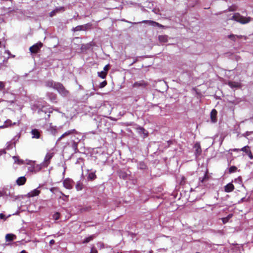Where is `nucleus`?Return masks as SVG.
Returning a JSON list of instances; mask_svg holds the SVG:
<instances>
[{
    "instance_id": "1",
    "label": "nucleus",
    "mask_w": 253,
    "mask_h": 253,
    "mask_svg": "<svg viewBox=\"0 0 253 253\" xmlns=\"http://www.w3.org/2000/svg\"><path fill=\"white\" fill-rule=\"evenodd\" d=\"M78 135H79V133L75 129H73L64 132V138L69 137L71 141L75 143L76 141L79 140L77 137Z\"/></svg>"
},
{
    "instance_id": "2",
    "label": "nucleus",
    "mask_w": 253,
    "mask_h": 253,
    "mask_svg": "<svg viewBox=\"0 0 253 253\" xmlns=\"http://www.w3.org/2000/svg\"><path fill=\"white\" fill-rule=\"evenodd\" d=\"M231 19L238 22L241 24H246L251 21L250 17H244L238 13H236L234 14V15L232 16Z\"/></svg>"
},
{
    "instance_id": "3",
    "label": "nucleus",
    "mask_w": 253,
    "mask_h": 253,
    "mask_svg": "<svg viewBox=\"0 0 253 253\" xmlns=\"http://www.w3.org/2000/svg\"><path fill=\"white\" fill-rule=\"evenodd\" d=\"M42 46L43 44L42 42H38L31 46L29 48V50L31 53L36 54L40 51V49Z\"/></svg>"
},
{
    "instance_id": "4",
    "label": "nucleus",
    "mask_w": 253,
    "mask_h": 253,
    "mask_svg": "<svg viewBox=\"0 0 253 253\" xmlns=\"http://www.w3.org/2000/svg\"><path fill=\"white\" fill-rule=\"evenodd\" d=\"M48 86H53L59 93H63V86L62 84L59 83H53L52 82H48L47 83Z\"/></svg>"
},
{
    "instance_id": "5",
    "label": "nucleus",
    "mask_w": 253,
    "mask_h": 253,
    "mask_svg": "<svg viewBox=\"0 0 253 253\" xmlns=\"http://www.w3.org/2000/svg\"><path fill=\"white\" fill-rule=\"evenodd\" d=\"M74 181L69 178H67L64 179V187L67 189H72L74 186Z\"/></svg>"
},
{
    "instance_id": "6",
    "label": "nucleus",
    "mask_w": 253,
    "mask_h": 253,
    "mask_svg": "<svg viewBox=\"0 0 253 253\" xmlns=\"http://www.w3.org/2000/svg\"><path fill=\"white\" fill-rule=\"evenodd\" d=\"M148 85V83L144 81H140L134 83L133 84L134 87H143L144 88Z\"/></svg>"
},
{
    "instance_id": "7",
    "label": "nucleus",
    "mask_w": 253,
    "mask_h": 253,
    "mask_svg": "<svg viewBox=\"0 0 253 253\" xmlns=\"http://www.w3.org/2000/svg\"><path fill=\"white\" fill-rule=\"evenodd\" d=\"M53 156V153H48L46 155V156L44 158V163H43V165L44 166L47 167L48 165V164L50 162V160L52 158Z\"/></svg>"
},
{
    "instance_id": "8",
    "label": "nucleus",
    "mask_w": 253,
    "mask_h": 253,
    "mask_svg": "<svg viewBox=\"0 0 253 253\" xmlns=\"http://www.w3.org/2000/svg\"><path fill=\"white\" fill-rule=\"evenodd\" d=\"M137 132L140 134H143V137L145 138L148 136V133L143 127L138 126L136 128Z\"/></svg>"
},
{
    "instance_id": "9",
    "label": "nucleus",
    "mask_w": 253,
    "mask_h": 253,
    "mask_svg": "<svg viewBox=\"0 0 253 253\" xmlns=\"http://www.w3.org/2000/svg\"><path fill=\"white\" fill-rule=\"evenodd\" d=\"M141 23L149 24V25H152L154 26H157L158 27H163L162 25L159 24L158 22L152 21V20H144V21H142Z\"/></svg>"
},
{
    "instance_id": "10",
    "label": "nucleus",
    "mask_w": 253,
    "mask_h": 253,
    "mask_svg": "<svg viewBox=\"0 0 253 253\" xmlns=\"http://www.w3.org/2000/svg\"><path fill=\"white\" fill-rule=\"evenodd\" d=\"M217 114V112L215 109H212L211 112V121L213 123L216 122L217 121L216 116Z\"/></svg>"
},
{
    "instance_id": "11",
    "label": "nucleus",
    "mask_w": 253,
    "mask_h": 253,
    "mask_svg": "<svg viewBox=\"0 0 253 253\" xmlns=\"http://www.w3.org/2000/svg\"><path fill=\"white\" fill-rule=\"evenodd\" d=\"M234 186L231 183H229L227 184L224 187V190L226 192H227V193H229V192L233 191L234 190Z\"/></svg>"
},
{
    "instance_id": "12",
    "label": "nucleus",
    "mask_w": 253,
    "mask_h": 253,
    "mask_svg": "<svg viewBox=\"0 0 253 253\" xmlns=\"http://www.w3.org/2000/svg\"><path fill=\"white\" fill-rule=\"evenodd\" d=\"M31 134L32 135V138L38 139L40 137V132L37 129H33L31 131Z\"/></svg>"
},
{
    "instance_id": "13",
    "label": "nucleus",
    "mask_w": 253,
    "mask_h": 253,
    "mask_svg": "<svg viewBox=\"0 0 253 253\" xmlns=\"http://www.w3.org/2000/svg\"><path fill=\"white\" fill-rule=\"evenodd\" d=\"M26 182V178L25 176H21L16 180V183L19 186L24 185Z\"/></svg>"
},
{
    "instance_id": "14",
    "label": "nucleus",
    "mask_w": 253,
    "mask_h": 253,
    "mask_svg": "<svg viewBox=\"0 0 253 253\" xmlns=\"http://www.w3.org/2000/svg\"><path fill=\"white\" fill-rule=\"evenodd\" d=\"M40 193V191L38 190L37 189H35L33 191H31L28 194V196L29 197H33L36 196H38Z\"/></svg>"
},
{
    "instance_id": "15",
    "label": "nucleus",
    "mask_w": 253,
    "mask_h": 253,
    "mask_svg": "<svg viewBox=\"0 0 253 253\" xmlns=\"http://www.w3.org/2000/svg\"><path fill=\"white\" fill-rule=\"evenodd\" d=\"M228 84L230 87H231L232 88L239 87L240 86V84L239 83L235 82L230 81L228 82Z\"/></svg>"
},
{
    "instance_id": "16",
    "label": "nucleus",
    "mask_w": 253,
    "mask_h": 253,
    "mask_svg": "<svg viewBox=\"0 0 253 253\" xmlns=\"http://www.w3.org/2000/svg\"><path fill=\"white\" fill-rule=\"evenodd\" d=\"M16 238V236L12 234H7L5 236V239L7 241H12L15 239Z\"/></svg>"
},
{
    "instance_id": "17",
    "label": "nucleus",
    "mask_w": 253,
    "mask_h": 253,
    "mask_svg": "<svg viewBox=\"0 0 253 253\" xmlns=\"http://www.w3.org/2000/svg\"><path fill=\"white\" fill-rule=\"evenodd\" d=\"M95 172H91L88 173L87 178L89 180H94L97 178V176L95 174Z\"/></svg>"
},
{
    "instance_id": "18",
    "label": "nucleus",
    "mask_w": 253,
    "mask_h": 253,
    "mask_svg": "<svg viewBox=\"0 0 253 253\" xmlns=\"http://www.w3.org/2000/svg\"><path fill=\"white\" fill-rule=\"evenodd\" d=\"M84 185L83 183L78 182L76 185V189L77 191H81L83 189Z\"/></svg>"
},
{
    "instance_id": "19",
    "label": "nucleus",
    "mask_w": 253,
    "mask_h": 253,
    "mask_svg": "<svg viewBox=\"0 0 253 253\" xmlns=\"http://www.w3.org/2000/svg\"><path fill=\"white\" fill-rule=\"evenodd\" d=\"M233 216V214H229L226 217L222 218V221L223 224L226 223L229 221V219Z\"/></svg>"
},
{
    "instance_id": "20",
    "label": "nucleus",
    "mask_w": 253,
    "mask_h": 253,
    "mask_svg": "<svg viewBox=\"0 0 253 253\" xmlns=\"http://www.w3.org/2000/svg\"><path fill=\"white\" fill-rule=\"evenodd\" d=\"M196 148V155L199 156L202 152V149L199 144H196L195 145Z\"/></svg>"
},
{
    "instance_id": "21",
    "label": "nucleus",
    "mask_w": 253,
    "mask_h": 253,
    "mask_svg": "<svg viewBox=\"0 0 253 253\" xmlns=\"http://www.w3.org/2000/svg\"><path fill=\"white\" fill-rule=\"evenodd\" d=\"M159 40L161 42H168V36L166 35H160Z\"/></svg>"
},
{
    "instance_id": "22",
    "label": "nucleus",
    "mask_w": 253,
    "mask_h": 253,
    "mask_svg": "<svg viewBox=\"0 0 253 253\" xmlns=\"http://www.w3.org/2000/svg\"><path fill=\"white\" fill-rule=\"evenodd\" d=\"M241 150L245 152L247 155L251 151L250 147L247 145L241 149Z\"/></svg>"
},
{
    "instance_id": "23",
    "label": "nucleus",
    "mask_w": 253,
    "mask_h": 253,
    "mask_svg": "<svg viewBox=\"0 0 253 253\" xmlns=\"http://www.w3.org/2000/svg\"><path fill=\"white\" fill-rule=\"evenodd\" d=\"M82 26H83V30L85 31L88 29H90L91 28L92 24L88 23L84 25H82Z\"/></svg>"
},
{
    "instance_id": "24",
    "label": "nucleus",
    "mask_w": 253,
    "mask_h": 253,
    "mask_svg": "<svg viewBox=\"0 0 253 253\" xmlns=\"http://www.w3.org/2000/svg\"><path fill=\"white\" fill-rule=\"evenodd\" d=\"M4 123H5V126H0V128H3L4 127H7V126H10L12 125L11 121L9 119L5 121Z\"/></svg>"
},
{
    "instance_id": "25",
    "label": "nucleus",
    "mask_w": 253,
    "mask_h": 253,
    "mask_svg": "<svg viewBox=\"0 0 253 253\" xmlns=\"http://www.w3.org/2000/svg\"><path fill=\"white\" fill-rule=\"evenodd\" d=\"M208 170H207L205 173L204 177L201 179H200V181L202 183H203L204 181L208 180L209 179V177L208 175Z\"/></svg>"
},
{
    "instance_id": "26",
    "label": "nucleus",
    "mask_w": 253,
    "mask_h": 253,
    "mask_svg": "<svg viewBox=\"0 0 253 253\" xmlns=\"http://www.w3.org/2000/svg\"><path fill=\"white\" fill-rule=\"evenodd\" d=\"M107 75L106 72L101 71L100 72H98V75L99 77L102 79H105Z\"/></svg>"
},
{
    "instance_id": "27",
    "label": "nucleus",
    "mask_w": 253,
    "mask_h": 253,
    "mask_svg": "<svg viewBox=\"0 0 253 253\" xmlns=\"http://www.w3.org/2000/svg\"><path fill=\"white\" fill-rule=\"evenodd\" d=\"M228 38L235 42L236 41V35H234L233 34L229 35L228 36Z\"/></svg>"
},
{
    "instance_id": "28",
    "label": "nucleus",
    "mask_w": 253,
    "mask_h": 253,
    "mask_svg": "<svg viewBox=\"0 0 253 253\" xmlns=\"http://www.w3.org/2000/svg\"><path fill=\"white\" fill-rule=\"evenodd\" d=\"M237 170V168L236 166H231L229 169V173H231L235 172Z\"/></svg>"
},
{
    "instance_id": "29",
    "label": "nucleus",
    "mask_w": 253,
    "mask_h": 253,
    "mask_svg": "<svg viewBox=\"0 0 253 253\" xmlns=\"http://www.w3.org/2000/svg\"><path fill=\"white\" fill-rule=\"evenodd\" d=\"M5 84L4 82L0 81V90H2L5 88Z\"/></svg>"
},
{
    "instance_id": "30",
    "label": "nucleus",
    "mask_w": 253,
    "mask_h": 253,
    "mask_svg": "<svg viewBox=\"0 0 253 253\" xmlns=\"http://www.w3.org/2000/svg\"><path fill=\"white\" fill-rule=\"evenodd\" d=\"M82 30H83V26H82V25L78 26L74 28V31H82Z\"/></svg>"
},
{
    "instance_id": "31",
    "label": "nucleus",
    "mask_w": 253,
    "mask_h": 253,
    "mask_svg": "<svg viewBox=\"0 0 253 253\" xmlns=\"http://www.w3.org/2000/svg\"><path fill=\"white\" fill-rule=\"evenodd\" d=\"M107 84V82L106 81H104L102 82H101L99 84V87L100 88H103L105 87Z\"/></svg>"
},
{
    "instance_id": "32",
    "label": "nucleus",
    "mask_w": 253,
    "mask_h": 253,
    "mask_svg": "<svg viewBox=\"0 0 253 253\" xmlns=\"http://www.w3.org/2000/svg\"><path fill=\"white\" fill-rule=\"evenodd\" d=\"M236 38L239 39H244L245 40L248 39L247 36L243 35H236Z\"/></svg>"
},
{
    "instance_id": "33",
    "label": "nucleus",
    "mask_w": 253,
    "mask_h": 253,
    "mask_svg": "<svg viewBox=\"0 0 253 253\" xmlns=\"http://www.w3.org/2000/svg\"><path fill=\"white\" fill-rule=\"evenodd\" d=\"M59 216H60V214L58 212H56L55 213L54 215H53V217L54 218L55 220H57L59 218Z\"/></svg>"
},
{
    "instance_id": "34",
    "label": "nucleus",
    "mask_w": 253,
    "mask_h": 253,
    "mask_svg": "<svg viewBox=\"0 0 253 253\" xmlns=\"http://www.w3.org/2000/svg\"><path fill=\"white\" fill-rule=\"evenodd\" d=\"M93 239L92 237V236H90L89 237H87L86 238L84 241V243H88L89 242V241H90L91 240H92Z\"/></svg>"
},
{
    "instance_id": "35",
    "label": "nucleus",
    "mask_w": 253,
    "mask_h": 253,
    "mask_svg": "<svg viewBox=\"0 0 253 253\" xmlns=\"http://www.w3.org/2000/svg\"><path fill=\"white\" fill-rule=\"evenodd\" d=\"M109 67H110V65L109 64H107L104 67V72H106L107 73V72L108 71V70H109Z\"/></svg>"
},
{
    "instance_id": "36",
    "label": "nucleus",
    "mask_w": 253,
    "mask_h": 253,
    "mask_svg": "<svg viewBox=\"0 0 253 253\" xmlns=\"http://www.w3.org/2000/svg\"><path fill=\"white\" fill-rule=\"evenodd\" d=\"M253 133V131H246L244 134L243 136L245 137H247L250 135L251 133Z\"/></svg>"
},
{
    "instance_id": "37",
    "label": "nucleus",
    "mask_w": 253,
    "mask_h": 253,
    "mask_svg": "<svg viewBox=\"0 0 253 253\" xmlns=\"http://www.w3.org/2000/svg\"><path fill=\"white\" fill-rule=\"evenodd\" d=\"M247 155L249 156V157L251 159H253V155L251 151L248 154H247Z\"/></svg>"
},
{
    "instance_id": "38",
    "label": "nucleus",
    "mask_w": 253,
    "mask_h": 253,
    "mask_svg": "<svg viewBox=\"0 0 253 253\" xmlns=\"http://www.w3.org/2000/svg\"><path fill=\"white\" fill-rule=\"evenodd\" d=\"M233 152H239L241 151V149L234 148L231 150Z\"/></svg>"
},
{
    "instance_id": "39",
    "label": "nucleus",
    "mask_w": 253,
    "mask_h": 253,
    "mask_svg": "<svg viewBox=\"0 0 253 253\" xmlns=\"http://www.w3.org/2000/svg\"><path fill=\"white\" fill-rule=\"evenodd\" d=\"M0 219H5V215L3 213H0Z\"/></svg>"
},
{
    "instance_id": "40",
    "label": "nucleus",
    "mask_w": 253,
    "mask_h": 253,
    "mask_svg": "<svg viewBox=\"0 0 253 253\" xmlns=\"http://www.w3.org/2000/svg\"><path fill=\"white\" fill-rule=\"evenodd\" d=\"M55 13V10H53L52 11H51L50 13H49V15L51 17L53 16L54 14Z\"/></svg>"
},
{
    "instance_id": "41",
    "label": "nucleus",
    "mask_w": 253,
    "mask_h": 253,
    "mask_svg": "<svg viewBox=\"0 0 253 253\" xmlns=\"http://www.w3.org/2000/svg\"><path fill=\"white\" fill-rule=\"evenodd\" d=\"M55 243V241L54 240H51L50 241H49V244L50 245H53Z\"/></svg>"
},
{
    "instance_id": "42",
    "label": "nucleus",
    "mask_w": 253,
    "mask_h": 253,
    "mask_svg": "<svg viewBox=\"0 0 253 253\" xmlns=\"http://www.w3.org/2000/svg\"><path fill=\"white\" fill-rule=\"evenodd\" d=\"M90 253H97V251L96 250H93L92 249L91 250V252H90Z\"/></svg>"
},
{
    "instance_id": "43",
    "label": "nucleus",
    "mask_w": 253,
    "mask_h": 253,
    "mask_svg": "<svg viewBox=\"0 0 253 253\" xmlns=\"http://www.w3.org/2000/svg\"><path fill=\"white\" fill-rule=\"evenodd\" d=\"M13 159H14L15 161L16 162V160L18 159V157H16V156H14L13 157Z\"/></svg>"
},
{
    "instance_id": "44",
    "label": "nucleus",
    "mask_w": 253,
    "mask_h": 253,
    "mask_svg": "<svg viewBox=\"0 0 253 253\" xmlns=\"http://www.w3.org/2000/svg\"><path fill=\"white\" fill-rule=\"evenodd\" d=\"M5 53H7L8 55L10 54V52L9 50L5 51Z\"/></svg>"
},
{
    "instance_id": "45",
    "label": "nucleus",
    "mask_w": 253,
    "mask_h": 253,
    "mask_svg": "<svg viewBox=\"0 0 253 253\" xmlns=\"http://www.w3.org/2000/svg\"><path fill=\"white\" fill-rule=\"evenodd\" d=\"M20 253H27L25 250H22Z\"/></svg>"
},
{
    "instance_id": "46",
    "label": "nucleus",
    "mask_w": 253,
    "mask_h": 253,
    "mask_svg": "<svg viewBox=\"0 0 253 253\" xmlns=\"http://www.w3.org/2000/svg\"><path fill=\"white\" fill-rule=\"evenodd\" d=\"M64 95H65V93H66V92H67V93H68V91H65V90H64Z\"/></svg>"
},
{
    "instance_id": "47",
    "label": "nucleus",
    "mask_w": 253,
    "mask_h": 253,
    "mask_svg": "<svg viewBox=\"0 0 253 253\" xmlns=\"http://www.w3.org/2000/svg\"><path fill=\"white\" fill-rule=\"evenodd\" d=\"M125 176H126V174H124V175H123V177L124 178H125Z\"/></svg>"
},
{
    "instance_id": "48",
    "label": "nucleus",
    "mask_w": 253,
    "mask_h": 253,
    "mask_svg": "<svg viewBox=\"0 0 253 253\" xmlns=\"http://www.w3.org/2000/svg\"><path fill=\"white\" fill-rule=\"evenodd\" d=\"M63 137V134L61 136V138Z\"/></svg>"
},
{
    "instance_id": "49",
    "label": "nucleus",
    "mask_w": 253,
    "mask_h": 253,
    "mask_svg": "<svg viewBox=\"0 0 253 253\" xmlns=\"http://www.w3.org/2000/svg\"><path fill=\"white\" fill-rule=\"evenodd\" d=\"M15 124H16V123H14L13 124V125H15Z\"/></svg>"
},
{
    "instance_id": "50",
    "label": "nucleus",
    "mask_w": 253,
    "mask_h": 253,
    "mask_svg": "<svg viewBox=\"0 0 253 253\" xmlns=\"http://www.w3.org/2000/svg\"><path fill=\"white\" fill-rule=\"evenodd\" d=\"M1 44V42L0 41V44Z\"/></svg>"
}]
</instances>
